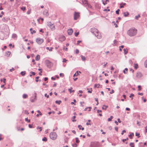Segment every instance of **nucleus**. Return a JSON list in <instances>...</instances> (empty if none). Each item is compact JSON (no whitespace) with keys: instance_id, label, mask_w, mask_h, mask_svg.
Instances as JSON below:
<instances>
[{"instance_id":"f257e3e1","label":"nucleus","mask_w":147,"mask_h":147,"mask_svg":"<svg viewBox=\"0 0 147 147\" xmlns=\"http://www.w3.org/2000/svg\"><path fill=\"white\" fill-rule=\"evenodd\" d=\"M137 30L135 28H132L130 29L127 32V34L130 36H133L136 35Z\"/></svg>"},{"instance_id":"f03ea898","label":"nucleus","mask_w":147,"mask_h":147,"mask_svg":"<svg viewBox=\"0 0 147 147\" xmlns=\"http://www.w3.org/2000/svg\"><path fill=\"white\" fill-rule=\"evenodd\" d=\"M91 32L94 34L98 38H100L101 37V35L99 32L98 30L95 28H92L91 29Z\"/></svg>"},{"instance_id":"7ed1b4c3","label":"nucleus","mask_w":147,"mask_h":147,"mask_svg":"<svg viewBox=\"0 0 147 147\" xmlns=\"http://www.w3.org/2000/svg\"><path fill=\"white\" fill-rule=\"evenodd\" d=\"M49 136L51 139L54 140L57 139V135L56 133L52 132L50 133Z\"/></svg>"},{"instance_id":"20e7f679","label":"nucleus","mask_w":147,"mask_h":147,"mask_svg":"<svg viewBox=\"0 0 147 147\" xmlns=\"http://www.w3.org/2000/svg\"><path fill=\"white\" fill-rule=\"evenodd\" d=\"M47 25L52 30H53L55 29V26L51 22H47Z\"/></svg>"},{"instance_id":"39448f33","label":"nucleus","mask_w":147,"mask_h":147,"mask_svg":"<svg viewBox=\"0 0 147 147\" xmlns=\"http://www.w3.org/2000/svg\"><path fill=\"white\" fill-rule=\"evenodd\" d=\"M99 143L97 142H92L91 143L90 147H98Z\"/></svg>"},{"instance_id":"423d86ee","label":"nucleus","mask_w":147,"mask_h":147,"mask_svg":"<svg viewBox=\"0 0 147 147\" xmlns=\"http://www.w3.org/2000/svg\"><path fill=\"white\" fill-rule=\"evenodd\" d=\"M36 41L37 43L38 44H41L44 42V40L42 38H36Z\"/></svg>"},{"instance_id":"0eeeda50","label":"nucleus","mask_w":147,"mask_h":147,"mask_svg":"<svg viewBox=\"0 0 147 147\" xmlns=\"http://www.w3.org/2000/svg\"><path fill=\"white\" fill-rule=\"evenodd\" d=\"M34 96H32L30 99V100L32 102H33L36 100V94L35 93H34Z\"/></svg>"},{"instance_id":"6e6552de","label":"nucleus","mask_w":147,"mask_h":147,"mask_svg":"<svg viewBox=\"0 0 147 147\" xmlns=\"http://www.w3.org/2000/svg\"><path fill=\"white\" fill-rule=\"evenodd\" d=\"M80 17V13L78 12H75L74 14V19L77 20Z\"/></svg>"},{"instance_id":"1a4fd4ad","label":"nucleus","mask_w":147,"mask_h":147,"mask_svg":"<svg viewBox=\"0 0 147 147\" xmlns=\"http://www.w3.org/2000/svg\"><path fill=\"white\" fill-rule=\"evenodd\" d=\"M65 38L64 36L63 35H60L59 37V40L60 41L63 42L65 40Z\"/></svg>"},{"instance_id":"9d476101","label":"nucleus","mask_w":147,"mask_h":147,"mask_svg":"<svg viewBox=\"0 0 147 147\" xmlns=\"http://www.w3.org/2000/svg\"><path fill=\"white\" fill-rule=\"evenodd\" d=\"M142 76V74L140 72H138L137 73L136 75V77L135 78V79H137L138 78H140Z\"/></svg>"},{"instance_id":"9b49d317","label":"nucleus","mask_w":147,"mask_h":147,"mask_svg":"<svg viewBox=\"0 0 147 147\" xmlns=\"http://www.w3.org/2000/svg\"><path fill=\"white\" fill-rule=\"evenodd\" d=\"M81 2H80L81 3L84 4L85 6L88 5V1H81Z\"/></svg>"},{"instance_id":"f8f14e48","label":"nucleus","mask_w":147,"mask_h":147,"mask_svg":"<svg viewBox=\"0 0 147 147\" xmlns=\"http://www.w3.org/2000/svg\"><path fill=\"white\" fill-rule=\"evenodd\" d=\"M73 32V30L72 29H69L67 30V33L69 35H71Z\"/></svg>"},{"instance_id":"ddd939ff","label":"nucleus","mask_w":147,"mask_h":147,"mask_svg":"<svg viewBox=\"0 0 147 147\" xmlns=\"http://www.w3.org/2000/svg\"><path fill=\"white\" fill-rule=\"evenodd\" d=\"M43 20H44L43 18H40L37 19L38 22L39 24H42L43 23Z\"/></svg>"},{"instance_id":"4468645a","label":"nucleus","mask_w":147,"mask_h":147,"mask_svg":"<svg viewBox=\"0 0 147 147\" xmlns=\"http://www.w3.org/2000/svg\"><path fill=\"white\" fill-rule=\"evenodd\" d=\"M43 14L45 15L46 16H49V13L48 11L47 10H44L43 12Z\"/></svg>"},{"instance_id":"2eb2a0df","label":"nucleus","mask_w":147,"mask_h":147,"mask_svg":"<svg viewBox=\"0 0 147 147\" xmlns=\"http://www.w3.org/2000/svg\"><path fill=\"white\" fill-rule=\"evenodd\" d=\"M79 73H81V72L80 71H77L75 74L74 75V77L75 76H78L79 75Z\"/></svg>"},{"instance_id":"dca6fc26","label":"nucleus","mask_w":147,"mask_h":147,"mask_svg":"<svg viewBox=\"0 0 147 147\" xmlns=\"http://www.w3.org/2000/svg\"><path fill=\"white\" fill-rule=\"evenodd\" d=\"M2 20L3 22H7L8 20V18H2Z\"/></svg>"},{"instance_id":"f3484780","label":"nucleus","mask_w":147,"mask_h":147,"mask_svg":"<svg viewBox=\"0 0 147 147\" xmlns=\"http://www.w3.org/2000/svg\"><path fill=\"white\" fill-rule=\"evenodd\" d=\"M72 89L73 88L72 87H71L70 88L68 89V91L70 93H71V92H74V90H72Z\"/></svg>"},{"instance_id":"a211bd4d","label":"nucleus","mask_w":147,"mask_h":147,"mask_svg":"<svg viewBox=\"0 0 147 147\" xmlns=\"http://www.w3.org/2000/svg\"><path fill=\"white\" fill-rule=\"evenodd\" d=\"M40 55H38L35 57V59L36 61H38L40 59Z\"/></svg>"},{"instance_id":"6ab92c4d","label":"nucleus","mask_w":147,"mask_h":147,"mask_svg":"<svg viewBox=\"0 0 147 147\" xmlns=\"http://www.w3.org/2000/svg\"><path fill=\"white\" fill-rule=\"evenodd\" d=\"M12 37L13 38H16L17 37V35L15 34H13L12 35Z\"/></svg>"},{"instance_id":"aec40b11","label":"nucleus","mask_w":147,"mask_h":147,"mask_svg":"<svg viewBox=\"0 0 147 147\" xmlns=\"http://www.w3.org/2000/svg\"><path fill=\"white\" fill-rule=\"evenodd\" d=\"M123 51H124V53L125 55H126L128 53V50L127 49H123Z\"/></svg>"},{"instance_id":"412c9836","label":"nucleus","mask_w":147,"mask_h":147,"mask_svg":"<svg viewBox=\"0 0 147 147\" xmlns=\"http://www.w3.org/2000/svg\"><path fill=\"white\" fill-rule=\"evenodd\" d=\"M81 57L83 61H85L86 60V57L83 56L82 55H81L80 56Z\"/></svg>"},{"instance_id":"4be33fe9","label":"nucleus","mask_w":147,"mask_h":147,"mask_svg":"<svg viewBox=\"0 0 147 147\" xmlns=\"http://www.w3.org/2000/svg\"><path fill=\"white\" fill-rule=\"evenodd\" d=\"M46 49L49 50L50 51H51L53 50V47H51L50 48L49 47H47L46 48Z\"/></svg>"},{"instance_id":"5701e85b","label":"nucleus","mask_w":147,"mask_h":147,"mask_svg":"<svg viewBox=\"0 0 147 147\" xmlns=\"http://www.w3.org/2000/svg\"><path fill=\"white\" fill-rule=\"evenodd\" d=\"M78 127L80 130L82 129V130H83L84 129V127H82V126L81 125H79L78 126Z\"/></svg>"},{"instance_id":"b1692460","label":"nucleus","mask_w":147,"mask_h":147,"mask_svg":"<svg viewBox=\"0 0 147 147\" xmlns=\"http://www.w3.org/2000/svg\"><path fill=\"white\" fill-rule=\"evenodd\" d=\"M11 54V53L9 51H7L6 53V56L7 57H9V55Z\"/></svg>"},{"instance_id":"393cba45","label":"nucleus","mask_w":147,"mask_h":147,"mask_svg":"<svg viewBox=\"0 0 147 147\" xmlns=\"http://www.w3.org/2000/svg\"><path fill=\"white\" fill-rule=\"evenodd\" d=\"M1 82H3L5 84L6 79L5 78L1 79Z\"/></svg>"},{"instance_id":"a878e982","label":"nucleus","mask_w":147,"mask_h":147,"mask_svg":"<svg viewBox=\"0 0 147 147\" xmlns=\"http://www.w3.org/2000/svg\"><path fill=\"white\" fill-rule=\"evenodd\" d=\"M113 116H111L110 118L108 119V121H112V119L113 118Z\"/></svg>"},{"instance_id":"bb28decb","label":"nucleus","mask_w":147,"mask_h":147,"mask_svg":"<svg viewBox=\"0 0 147 147\" xmlns=\"http://www.w3.org/2000/svg\"><path fill=\"white\" fill-rule=\"evenodd\" d=\"M134 136V134L133 133H131L130 135H129V137L130 139H132L133 136Z\"/></svg>"},{"instance_id":"cd10ccee","label":"nucleus","mask_w":147,"mask_h":147,"mask_svg":"<svg viewBox=\"0 0 147 147\" xmlns=\"http://www.w3.org/2000/svg\"><path fill=\"white\" fill-rule=\"evenodd\" d=\"M107 107H108L107 106H106L105 105H103L102 106V108L103 109L106 110L107 108Z\"/></svg>"},{"instance_id":"c85d7f7f","label":"nucleus","mask_w":147,"mask_h":147,"mask_svg":"<svg viewBox=\"0 0 147 147\" xmlns=\"http://www.w3.org/2000/svg\"><path fill=\"white\" fill-rule=\"evenodd\" d=\"M75 140H76V142L77 143H79L80 142V140L78 138H75Z\"/></svg>"},{"instance_id":"c756f323","label":"nucleus","mask_w":147,"mask_h":147,"mask_svg":"<svg viewBox=\"0 0 147 147\" xmlns=\"http://www.w3.org/2000/svg\"><path fill=\"white\" fill-rule=\"evenodd\" d=\"M128 69L127 68H126L125 69V70H123V72L125 74H126L127 72Z\"/></svg>"},{"instance_id":"7c9ffc66","label":"nucleus","mask_w":147,"mask_h":147,"mask_svg":"<svg viewBox=\"0 0 147 147\" xmlns=\"http://www.w3.org/2000/svg\"><path fill=\"white\" fill-rule=\"evenodd\" d=\"M124 16H125V17H127V16L129 14V13L128 12H125L124 13Z\"/></svg>"},{"instance_id":"2f4dec72","label":"nucleus","mask_w":147,"mask_h":147,"mask_svg":"<svg viewBox=\"0 0 147 147\" xmlns=\"http://www.w3.org/2000/svg\"><path fill=\"white\" fill-rule=\"evenodd\" d=\"M76 118V116H73L72 117V121L73 122H76V120H75L74 119Z\"/></svg>"},{"instance_id":"473e14b6","label":"nucleus","mask_w":147,"mask_h":147,"mask_svg":"<svg viewBox=\"0 0 147 147\" xmlns=\"http://www.w3.org/2000/svg\"><path fill=\"white\" fill-rule=\"evenodd\" d=\"M28 97V95L26 94H24L23 95V97L24 98H26Z\"/></svg>"},{"instance_id":"72a5a7b5","label":"nucleus","mask_w":147,"mask_h":147,"mask_svg":"<svg viewBox=\"0 0 147 147\" xmlns=\"http://www.w3.org/2000/svg\"><path fill=\"white\" fill-rule=\"evenodd\" d=\"M125 5V3H121L120 4V8H123V7L124 5Z\"/></svg>"},{"instance_id":"f704fd0d","label":"nucleus","mask_w":147,"mask_h":147,"mask_svg":"<svg viewBox=\"0 0 147 147\" xmlns=\"http://www.w3.org/2000/svg\"><path fill=\"white\" fill-rule=\"evenodd\" d=\"M134 68L136 69L138 67V64H134Z\"/></svg>"},{"instance_id":"c9c22d12","label":"nucleus","mask_w":147,"mask_h":147,"mask_svg":"<svg viewBox=\"0 0 147 147\" xmlns=\"http://www.w3.org/2000/svg\"><path fill=\"white\" fill-rule=\"evenodd\" d=\"M30 74H31L30 75V77L32 76V75H34V76L35 75V73L33 71H31L30 72Z\"/></svg>"},{"instance_id":"e433bc0d","label":"nucleus","mask_w":147,"mask_h":147,"mask_svg":"<svg viewBox=\"0 0 147 147\" xmlns=\"http://www.w3.org/2000/svg\"><path fill=\"white\" fill-rule=\"evenodd\" d=\"M129 145L131 147H134V144L133 143H131L129 144Z\"/></svg>"},{"instance_id":"4c0bfd02","label":"nucleus","mask_w":147,"mask_h":147,"mask_svg":"<svg viewBox=\"0 0 147 147\" xmlns=\"http://www.w3.org/2000/svg\"><path fill=\"white\" fill-rule=\"evenodd\" d=\"M61 102V101L60 100H57L55 101V103H56L58 104L59 105H60Z\"/></svg>"},{"instance_id":"58836bf2","label":"nucleus","mask_w":147,"mask_h":147,"mask_svg":"<svg viewBox=\"0 0 147 147\" xmlns=\"http://www.w3.org/2000/svg\"><path fill=\"white\" fill-rule=\"evenodd\" d=\"M32 28H30V30L31 31L32 34H33V33H35L36 32V31L34 30H33L32 31Z\"/></svg>"},{"instance_id":"ea45409f","label":"nucleus","mask_w":147,"mask_h":147,"mask_svg":"<svg viewBox=\"0 0 147 147\" xmlns=\"http://www.w3.org/2000/svg\"><path fill=\"white\" fill-rule=\"evenodd\" d=\"M26 74L25 71H22L21 73V74L22 76H24Z\"/></svg>"},{"instance_id":"a19ab883","label":"nucleus","mask_w":147,"mask_h":147,"mask_svg":"<svg viewBox=\"0 0 147 147\" xmlns=\"http://www.w3.org/2000/svg\"><path fill=\"white\" fill-rule=\"evenodd\" d=\"M72 146L73 147H77L78 145L76 143H74L72 144Z\"/></svg>"},{"instance_id":"79ce46f5","label":"nucleus","mask_w":147,"mask_h":147,"mask_svg":"<svg viewBox=\"0 0 147 147\" xmlns=\"http://www.w3.org/2000/svg\"><path fill=\"white\" fill-rule=\"evenodd\" d=\"M79 34V32H76L75 33V35L76 36H77Z\"/></svg>"},{"instance_id":"37998d69","label":"nucleus","mask_w":147,"mask_h":147,"mask_svg":"<svg viewBox=\"0 0 147 147\" xmlns=\"http://www.w3.org/2000/svg\"><path fill=\"white\" fill-rule=\"evenodd\" d=\"M103 1L102 3L104 5H105L107 4V1Z\"/></svg>"},{"instance_id":"c03bdc74","label":"nucleus","mask_w":147,"mask_h":147,"mask_svg":"<svg viewBox=\"0 0 147 147\" xmlns=\"http://www.w3.org/2000/svg\"><path fill=\"white\" fill-rule=\"evenodd\" d=\"M140 134L138 133H136V136H137L138 137V138H139L140 137Z\"/></svg>"},{"instance_id":"a18cd8bd","label":"nucleus","mask_w":147,"mask_h":147,"mask_svg":"<svg viewBox=\"0 0 147 147\" xmlns=\"http://www.w3.org/2000/svg\"><path fill=\"white\" fill-rule=\"evenodd\" d=\"M42 141L46 142L47 141V139L45 137H44L42 139Z\"/></svg>"},{"instance_id":"49530a36","label":"nucleus","mask_w":147,"mask_h":147,"mask_svg":"<svg viewBox=\"0 0 147 147\" xmlns=\"http://www.w3.org/2000/svg\"><path fill=\"white\" fill-rule=\"evenodd\" d=\"M31 13V10L30 9H29V10H28L27 12V13L28 14H30Z\"/></svg>"},{"instance_id":"de8ad7c7","label":"nucleus","mask_w":147,"mask_h":147,"mask_svg":"<svg viewBox=\"0 0 147 147\" xmlns=\"http://www.w3.org/2000/svg\"><path fill=\"white\" fill-rule=\"evenodd\" d=\"M124 47V46L123 45L119 47V50L120 51H122L121 49L123 48Z\"/></svg>"},{"instance_id":"09e8293b","label":"nucleus","mask_w":147,"mask_h":147,"mask_svg":"<svg viewBox=\"0 0 147 147\" xmlns=\"http://www.w3.org/2000/svg\"><path fill=\"white\" fill-rule=\"evenodd\" d=\"M144 65L145 67H147V60L145 61L144 63Z\"/></svg>"},{"instance_id":"8fccbe9b","label":"nucleus","mask_w":147,"mask_h":147,"mask_svg":"<svg viewBox=\"0 0 147 147\" xmlns=\"http://www.w3.org/2000/svg\"><path fill=\"white\" fill-rule=\"evenodd\" d=\"M80 104L81 105V106H82V107H84V105H83V104H84V102H80Z\"/></svg>"},{"instance_id":"3c124183","label":"nucleus","mask_w":147,"mask_h":147,"mask_svg":"<svg viewBox=\"0 0 147 147\" xmlns=\"http://www.w3.org/2000/svg\"><path fill=\"white\" fill-rule=\"evenodd\" d=\"M37 129H40V131H42V127H37Z\"/></svg>"},{"instance_id":"603ef678","label":"nucleus","mask_w":147,"mask_h":147,"mask_svg":"<svg viewBox=\"0 0 147 147\" xmlns=\"http://www.w3.org/2000/svg\"><path fill=\"white\" fill-rule=\"evenodd\" d=\"M114 45H116L117 44V42L116 40H115L114 41Z\"/></svg>"},{"instance_id":"864d4df0","label":"nucleus","mask_w":147,"mask_h":147,"mask_svg":"<svg viewBox=\"0 0 147 147\" xmlns=\"http://www.w3.org/2000/svg\"><path fill=\"white\" fill-rule=\"evenodd\" d=\"M21 9L22 10V11H25V10H26V8L25 7H21Z\"/></svg>"},{"instance_id":"5fc2aeb1","label":"nucleus","mask_w":147,"mask_h":147,"mask_svg":"<svg viewBox=\"0 0 147 147\" xmlns=\"http://www.w3.org/2000/svg\"><path fill=\"white\" fill-rule=\"evenodd\" d=\"M25 120L26 121H27L28 123H29L30 122V120H28V118H26Z\"/></svg>"},{"instance_id":"6e6d98bb","label":"nucleus","mask_w":147,"mask_h":147,"mask_svg":"<svg viewBox=\"0 0 147 147\" xmlns=\"http://www.w3.org/2000/svg\"><path fill=\"white\" fill-rule=\"evenodd\" d=\"M100 85L97 84H96L94 85V87H96L97 88H98L99 87Z\"/></svg>"},{"instance_id":"4d7b16f0","label":"nucleus","mask_w":147,"mask_h":147,"mask_svg":"<svg viewBox=\"0 0 147 147\" xmlns=\"http://www.w3.org/2000/svg\"><path fill=\"white\" fill-rule=\"evenodd\" d=\"M67 61V60H66L65 59H63V63H66Z\"/></svg>"},{"instance_id":"13d9d810","label":"nucleus","mask_w":147,"mask_h":147,"mask_svg":"<svg viewBox=\"0 0 147 147\" xmlns=\"http://www.w3.org/2000/svg\"><path fill=\"white\" fill-rule=\"evenodd\" d=\"M24 113L26 115H28L29 114V113L27 110H25L24 111Z\"/></svg>"},{"instance_id":"bf43d9fd","label":"nucleus","mask_w":147,"mask_h":147,"mask_svg":"<svg viewBox=\"0 0 147 147\" xmlns=\"http://www.w3.org/2000/svg\"><path fill=\"white\" fill-rule=\"evenodd\" d=\"M9 47H10V48H11V47L12 46V47L13 48L14 47V45H12V44H10L9 45Z\"/></svg>"},{"instance_id":"052dcab7","label":"nucleus","mask_w":147,"mask_h":147,"mask_svg":"<svg viewBox=\"0 0 147 147\" xmlns=\"http://www.w3.org/2000/svg\"><path fill=\"white\" fill-rule=\"evenodd\" d=\"M63 49L64 51H67V48L66 47H64L63 48Z\"/></svg>"},{"instance_id":"680f3d73","label":"nucleus","mask_w":147,"mask_h":147,"mask_svg":"<svg viewBox=\"0 0 147 147\" xmlns=\"http://www.w3.org/2000/svg\"><path fill=\"white\" fill-rule=\"evenodd\" d=\"M39 78V77H37L36 78V81L37 82L38 81V79Z\"/></svg>"},{"instance_id":"e2e57ef3","label":"nucleus","mask_w":147,"mask_h":147,"mask_svg":"<svg viewBox=\"0 0 147 147\" xmlns=\"http://www.w3.org/2000/svg\"><path fill=\"white\" fill-rule=\"evenodd\" d=\"M120 10L119 9H118L116 11V14H119V11Z\"/></svg>"},{"instance_id":"0e129e2a","label":"nucleus","mask_w":147,"mask_h":147,"mask_svg":"<svg viewBox=\"0 0 147 147\" xmlns=\"http://www.w3.org/2000/svg\"><path fill=\"white\" fill-rule=\"evenodd\" d=\"M128 138H127V139H123V140H122V141L123 142H125V141H126V140H128Z\"/></svg>"},{"instance_id":"69168bd1","label":"nucleus","mask_w":147,"mask_h":147,"mask_svg":"<svg viewBox=\"0 0 147 147\" xmlns=\"http://www.w3.org/2000/svg\"><path fill=\"white\" fill-rule=\"evenodd\" d=\"M140 16L139 15L138 16H136L135 17V18L136 19H138L140 17Z\"/></svg>"},{"instance_id":"338daca9","label":"nucleus","mask_w":147,"mask_h":147,"mask_svg":"<svg viewBox=\"0 0 147 147\" xmlns=\"http://www.w3.org/2000/svg\"><path fill=\"white\" fill-rule=\"evenodd\" d=\"M45 97H46L47 98H49V95H47V94L46 93L45 94Z\"/></svg>"},{"instance_id":"774afa93","label":"nucleus","mask_w":147,"mask_h":147,"mask_svg":"<svg viewBox=\"0 0 147 147\" xmlns=\"http://www.w3.org/2000/svg\"><path fill=\"white\" fill-rule=\"evenodd\" d=\"M114 92V91L113 90H112L110 92V93L112 94Z\"/></svg>"}]
</instances>
